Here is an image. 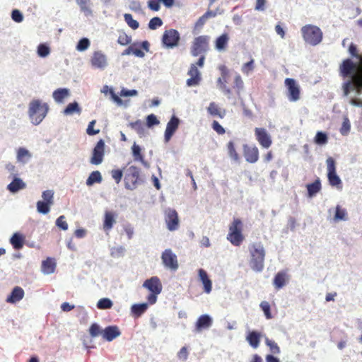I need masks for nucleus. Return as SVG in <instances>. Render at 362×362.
Segmentation results:
<instances>
[{
  "mask_svg": "<svg viewBox=\"0 0 362 362\" xmlns=\"http://www.w3.org/2000/svg\"><path fill=\"white\" fill-rule=\"evenodd\" d=\"M56 226L63 230L68 229V223L66 221V218L64 215L60 216L56 221Z\"/></svg>",
  "mask_w": 362,
  "mask_h": 362,
  "instance_id": "obj_58",
  "label": "nucleus"
},
{
  "mask_svg": "<svg viewBox=\"0 0 362 362\" xmlns=\"http://www.w3.org/2000/svg\"><path fill=\"white\" fill-rule=\"evenodd\" d=\"M31 157V153L25 148L20 147L17 150L16 158L18 162L25 163Z\"/></svg>",
  "mask_w": 362,
  "mask_h": 362,
  "instance_id": "obj_34",
  "label": "nucleus"
},
{
  "mask_svg": "<svg viewBox=\"0 0 362 362\" xmlns=\"http://www.w3.org/2000/svg\"><path fill=\"white\" fill-rule=\"evenodd\" d=\"M259 306H260L261 309L262 310V311L264 312V314L267 319L269 320L273 317L271 313L270 305H269V302L262 301V302H261Z\"/></svg>",
  "mask_w": 362,
  "mask_h": 362,
  "instance_id": "obj_49",
  "label": "nucleus"
},
{
  "mask_svg": "<svg viewBox=\"0 0 362 362\" xmlns=\"http://www.w3.org/2000/svg\"><path fill=\"white\" fill-rule=\"evenodd\" d=\"M163 25V21L159 17H153L148 23V28L151 30H156L157 28Z\"/></svg>",
  "mask_w": 362,
  "mask_h": 362,
  "instance_id": "obj_54",
  "label": "nucleus"
},
{
  "mask_svg": "<svg viewBox=\"0 0 362 362\" xmlns=\"http://www.w3.org/2000/svg\"><path fill=\"white\" fill-rule=\"evenodd\" d=\"M90 46V41L88 38H82L79 40L76 49L78 51H84L88 48Z\"/></svg>",
  "mask_w": 362,
  "mask_h": 362,
  "instance_id": "obj_59",
  "label": "nucleus"
},
{
  "mask_svg": "<svg viewBox=\"0 0 362 362\" xmlns=\"http://www.w3.org/2000/svg\"><path fill=\"white\" fill-rule=\"evenodd\" d=\"M209 39L210 37L208 35H200L195 37L191 48L192 55L197 57L207 52Z\"/></svg>",
  "mask_w": 362,
  "mask_h": 362,
  "instance_id": "obj_8",
  "label": "nucleus"
},
{
  "mask_svg": "<svg viewBox=\"0 0 362 362\" xmlns=\"http://www.w3.org/2000/svg\"><path fill=\"white\" fill-rule=\"evenodd\" d=\"M52 205L47 202L38 201L36 204L37 210L40 214H46L49 211Z\"/></svg>",
  "mask_w": 362,
  "mask_h": 362,
  "instance_id": "obj_42",
  "label": "nucleus"
},
{
  "mask_svg": "<svg viewBox=\"0 0 362 362\" xmlns=\"http://www.w3.org/2000/svg\"><path fill=\"white\" fill-rule=\"evenodd\" d=\"M132 154L134 158V160L140 161L142 163H144V156L141 153V149L140 146L136 144H134L132 146Z\"/></svg>",
  "mask_w": 362,
  "mask_h": 362,
  "instance_id": "obj_43",
  "label": "nucleus"
},
{
  "mask_svg": "<svg viewBox=\"0 0 362 362\" xmlns=\"http://www.w3.org/2000/svg\"><path fill=\"white\" fill-rule=\"evenodd\" d=\"M228 37L227 34H223L216 40V48L218 50L224 49L228 44Z\"/></svg>",
  "mask_w": 362,
  "mask_h": 362,
  "instance_id": "obj_40",
  "label": "nucleus"
},
{
  "mask_svg": "<svg viewBox=\"0 0 362 362\" xmlns=\"http://www.w3.org/2000/svg\"><path fill=\"white\" fill-rule=\"evenodd\" d=\"M198 275L199 280L203 284L204 291L207 294L210 293L212 290V281L209 279L207 272L203 269H199L198 270Z\"/></svg>",
  "mask_w": 362,
  "mask_h": 362,
  "instance_id": "obj_23",
  "label": "nucleus"
},
{
  "mask_svg": "<svg viewBox=\"0 0 362 362\" xmlns=\"http://www.w3.org/2000/svg\"><path fill=\"white\" fill-rule=\"evenodd\" d=\"M160 123L156 116L153 114L149 115L146 117V126L149 128Z\"/></svg>",
  "mask_w": 362,
  "mask_h": 362,
  "instance_id": "obj_60",
  "label": "nucleus"
},
{
  "mask_svg": "<svg viewBox=\"0 0 362 362\" xmlns=\"http://www.w3.org/2000/svg\"><path fill=\"white\" fill-rule=\"evenodd\" d=\"M212 319L208 315H201L196 324H195V329L197 332H201L203 329H206L209 328L212 325Z\"/></svg>",
  "mask_w": 362,
  "mask_h": 362,
  "instance_id": "obj_25",
  "label": "nucleus"
},
{
  "mask_svg": "<svg viewBox=\"0 0 362 362\" xmlns=\"http://www.w3.org/2000/svg\"><path fill=\"white\" fill-rule=\"evenodd\" d=\"M132 54L135 55L137 57L143 58L145 56V52L142 50H145L146 52L149 51V42L146 40L139 42H134L132 44Z\"/></svg>",
  "mask_w": 362,
  "mask_h": 362,
  "instance_id": "obj_22",
  "label": "nucleus"
},
{
  "mask_svg": "<svg viewBox=\"0 0 362 362\" xmlns=\"http://www.w3.org/2000/svg\"><path fill=\"white\" fill-rule=\"evenodd\" d=\"M250 252V266L252 270L260 272L264 267L266 251L262 243H252L248 247Z\"/></svg>",
  "mask_w": 362,
  "mask_h": 362,
  "instance_id": "obj_2",
  "label": "nucleus"
},
{
  "mask_svg": "<svg viewBox=\"0 0 362 362\" xmlns=\"http://www.w3.org/2000/svg\"><path fill=\"white\" fill-rule=\"evenodd\" d=\"M10 243L15 250H20L23 247L24 238L19 233H14L10 240Z\"/></svg>",
  "mask_w": 362,
  "mask_h": 362,
  "instance_id": "obj_35",
  "label": "nucleus"
},
{
  "mask_svg": "<svg viewBox=\"0 0 362 362\" xmlns=\"http://www.w3.org/2000/svg\"><path fill=\"white\" fill-rule=\"evenodd\" d=\"M243 156L245 160L250 163H255L259 159V149L257 146L243 145Z\"/></svg>",
  "mask_w": 362,
  "mask_h": 362,
  "instance_id": "obj_15",
  "label": "nucleus"
},
{
  "mask_svg": "<svg viewBox=\"0 0 362 362\" xmlns=\"http://www.w3.org/2000/svg\"><path fill=\"white\" fill-rule=\"evenodd\" d=\"M187 74L190 76L186 82L188 86H195L199 84L202 79L201 73L194 64H191Z\"/></svg>",
  "mask_w": 362,
  "mask_h": 362,
  "instance_id": "obj_18",
  "label": "nucleus"
},
{
  "mask_svg": "<svg viewBox=\"0 0 362 362\" xmlns=\"http://www.w3.org/2000/svg\"><path fill=\"white\" fill-rule=\"evenodd\" d=\"M227 149L229 156L234 160L238 161L240 158L238 153H237L235 147V144L233 141H230L227 144Z\"/></svg>",
  "mask_w": 362,
  "mask_h": 362,
  "instance_id": "obj_44",
  "label": "nucleus"
},
{
  "mask_svg": "<svg viewBox=\"0 0 362 362\" xmlns=\"http://www.w3.org/2000/svg\"><path fill=\"white\" fill-rule=\"evenodd\" d=\"M69 95V90L67 88H58L53 92L52 96L57 103H62Z\"/></svg>",
  "mask_w": 362,
  "mask_h": 362,
  "instance_id": "obj_33",
  "label": "nucleus"
},
{
  "mask_svg": "<svg viewBox=\"0 0 362 362\" xmlns=\"http://www.w3.org/2000/svg\"><path fill=\"white\" fill-rule=\"evenodd\" d=\"M243 226V222L240 218H234L229 226L227 240L234 246H240L245 239L242 233Z\"/></svg>",
  "mask_w": 362,
  "mask_h": 362,
  "instance_id": "obj_4",
  "label": "nucleus"
},
{
  "mask_svg": "<svg viewBox=\"0 0 362 362\" xmlns=\"http://www.w3.org/2000/svg\"><path fill=\"white\" fill-rule=\"evenodd\" d=\"M179 124L180 119L175 115L172 116L170 121L167 124L165 131L164 137L166 142L171 139L172 136L177 129Z\"/></svg>",
  "mask_w": 362,
  "mask_h": 362,
  "instance_id": "obj_17",
  "label": "nucleus"
},
{
  "mask_svg": "<svg viewBox=\"0 0 362 362\" xmlns=\"http://www.w3.org/2000/svg\"><path fill=\"white\" fill-rule=\"evenodd\" d=\"M124 18L127 24L133 30H136L139 27V23L137 21L133 19L132 14L125 13Z\"/></svg>",
  "mask_w": 362,
  "mask_h": 362,
  "instance_id": "obj_46",
  "label": "nucleus"
},
{
  "mask_svg": "<svg viewBox=\"0 0 362 362\" xmlns=\"http://www.w3.org/2000/svg\"><path fill=\"white\" fill-rule=\"evenodd\" d=\"M288 282V275L286 272H279L274 276L273 284L276 289L279 290L282 288Z\"/></svg>",
  "mask_w": 362,
  "mask_h": 362,
  "instance_id": "obj_24",
  "label": "nucleus"
},
{
  "mask_svg": "<svg viewBox=\"0 0 362 362\" xmlns=\"http://www.w3.org/2000/svg\"><path fill=\"white\" fill-rule=\"evenodd\" d=\"M49 52V47L44 44H40L37 47V54L41 57H47Z\"/></svg>",
  "mask_w": 362,
  "mask_h": 362,
  "instance_id": "obj_57",
  "label": "nucleus"
},
{
  "mask_svg": "<svg viewBox=\"0 0 362 362\" xmlns=\"http://www.w3.org/2000/svg\"><path fill=\"white\" fill-rule=\"evenodd\" d=\"M25 183L20 178L16 177L7 186V189L12 193L17 192L20 189L25 188Z\"/></svg>",
  "mask_w": 362,
  "mask_h": 362,
  "instance_id": "obj_30",
  "label": "nucleus"
},
{
  "mask_svg": "<svg viewBox=\"0 0 362 362\" xmlns=\"http://www.w3.org/2000/svg\"><path fill=\"white\" fill-rule=\"evenodd\" d=\"M350 129H351L350 121H349V118L346 116H345L343 119V122H342L341 127L339 129V132L341 135L346 136L349 133Z\"/></svg>",
  "mask_w": 362,
  "mask_h": 362,
  "instance_id": "obj_47",
  "label": "nucleus"
},
{
  "mask_svg": "<svg viewBox=\"0 0 362 362\" xmlns=\"http://www.w3.org/2000/svg\"><path fill=\"white\" fill-rule=\"evenodd\" d=\"M261 334L260 333L252 331L246 337V339L250 345L256 349L259 346L260 342Z\"/></svg>",
  "mask_w": 362,
  "mask_h": 362,
  "instance_id": "obj_31",
  "label": "nucleus"
},
{
  "mask_svg": "<svg viewBox=\"0 0 362 362\" xmlns=\"http://www.w3.org/2000/svg\"><path fill=\"white\" fill-rule=\"evenodd\" d=\"M308 197H313L317 192L321 190L322 186L319 178H317L314 182L308 184L307 186Z\"/></svg>",
  "mask_w": 362,
  "mask_h": 362,
  "instance_id": "obj_32",
  "label": "nucleus"
},
{
  "mask_svg": "<svg viewBox=\"0 0 362 362\" xmlns=\"http://www.w3.org/2000/svg\"><path fill=\"white\" fill-rule=\"evenodd\" d=\"M105 150V142L100 139L93 151V155L90 158V163L93 165H99L103 162Z\"/></svg>",
  "mask_w": 362,
  "mask_h": 362,
  "instance_id": "obj_14",
  "label": "nucleus"
},
{
  "mask_svg": "<svg viewBox=\"0 0 362 362\" xmlns=\"http://www.w3.org/2000/svg\"><path fill=\"white\" fill-rule=\"evenodd\" d=\"M285 86L287 88V97L291 102H296L300 98V90L298 84L293 78L285 79Z\"/></svg>",
  "mask_w": 362,
  "mask_h": 362,
  "instance_id": "obj_9",
  "label": "nucleus"
},
{
  "mask_svg": "<svg viewBox=\"0 0 362 362\" xmlns=\"http://www.w3.org/2000/svg\"><path fill=\"white\" fill-rule=\"evenodd\" d=\"M124 185L128 189L133 190L142 182L140 177V170L134 165L129 167L124 175Z\"/></svg>",
  "mask_w": 362,
  "mask_h": 362,
  "instance_id": "obj_6",
  "label": "nucleus"
},
{
  "mask_svg": "<svg viewBox=\"0 0 362 362\" xmlns=\"http://www.w3.org/2000/svg\"><path fill=\"white\" fill-rule=\"evenodd\" d=\"M220 70L221 71V77L218 78L217 81L218 84L220 89H221L225 94L230 95L231 93V90L226 86L228 77L229 75L228 70L225 66H221Z\"/></svg>",
  "mask_w": 362,
  "mask_h": 362,
  "instance_id": "obj_21",
  "label": "nucleus"
},
{
  "mask_svg": "<svg viewBox=\"0 0 362 362\" xmlns=\"http://www.w3.org/2000/svg\"><path fill=\"white\" fill-rule=\"evenodd\" d=\"M349 52L356 62L346 59L339 65L340 75L344 78H349L342 84L344 96H348L354 90L358 95L362 93V54L358 52L357 46L354 43L349 45Z\"/></svg>",
  "mask_w": 362,
  "mask_h": 362,
  "instance_id": "obj_1",
  "label": "nucleus"
},
{
  "mask_svg": "<svg viewBox=\"0 0 362 362\" xmlns=\"http://www.w3.org/2000/svg\"><path fill=\"white\" fill-rule=\"evenodd\" d=\"M161 259L163 265L166 268L172 271H176L178 269L179 264L177 257L170 249H166L163 252Z\"/></svg>",
  "mask_w": 362,
  "mask_h": 362,
  "instance_id": "obj_10",
  "label": "nucleus"
},
{
  "mask_svg": "<svg viewBox=\"0 0 362 362\" xmlns=\"http://www.w3.org/2000/svg\"><path fill=\"white\" fill-rule=\"evenodd\" d=\"M326 162L327 166V178L329 184L332 187H337V189H341L342 182L340 177L337 175L336 163L334 159L332 157H329Z\"/></svg>",
  "mask_w": 362,
  "mask_h": 362,
  "instance_id": "obj_7",
  "label": "nucleus"
},
{
  "mask_svg": "<svg viewBox=\"0 0 362 362\" xmlns=\"http://www.w3.org/2000/svg\"><path fill=\"white\" fill-rule=\"evenodd\" d=\"M42 201L47 202L49 204H54V192L52 190H45L42 192Z\"/></svg>",
  "mask_w": 362,
  "mask_h": 362,
  "instance_id": "obj_55",
  "label": "nucleus"
},
{
  "mask_svg": "<svg viewBox=\"0 0 362 362\" xmlns=\"http://www.w3.org/2000/svg\"><path fill=\"white\" fill-rule=\"evenodd\" d=\"M180 39V34L177 30L169 29L163 33L162 42L165 47L173 48L178 45Z\"/></svg>",
  "mask_w": 362,
  "mask_h": 362,
  "instance_id": "obj_11",
  "label": "nucleus"
},
{
  "mask_svg": "<svg viewBox=\"0 0 362 362\" xmlns=\"http://www.w3.org/2000/svg\"><path fill=\"white\" fill-rule=\"evenodd\" d=\"M255 135L257 141L263 148H268L271 146L272 140L266 129L256 127L255 129Z\"/></svg>",
  "mask_w": 362,
  "mask_h": 362,
  "instance_id": "obj_12",
  "label": "nucleus"
},
{
  "mask_svg": "<svg viewBox=\"0 0 362 362\" xmlns=\"http://www.w3.org/2000/svg\"><path fill=\"white\" fill-rule=\"evenodd\" d=\"M160 2L161 0H149L148 1V6L151 10L158 11L160 8Z\"/></svg>",
  "mask_w": 362,
  "mask_h": 362,
  "instance_id": "obj_62",
  "label": "nucleus"
},
{
  "mask_svg": "<svg viewBox=\"0 0 362 362\" xmlns=\"http://www.w3.org/2000/svg\"><path fill=\"white\" fill-rule=\"evenodd\" d=\"M132 41L131 36L128 35L126 33L122 32L119 33L117 42L121 45H129Z\"/></svg>",
  "mask_w": 362,
  "mask_h": 362,
  "instance_id": "obj_50",
  "label": "nucleus"
},
{
  "mask_svg": "<svg viewBox=\"0 0 362 362\" xmlns=\"http://www.w3.org/2000/svg\"><path fill=\"white\" fill-rule=\"evenodd\" d=\"M347 213L346 209H342L339 205L336 206L334 219L336 221L346 220Z\"/></svg>",
  "mask_w": 362,
  "mask_h": 362,
  "instance_id": "obj_48",
  "label": "nucleus"
},
{
  "mask_svg": "<svg viewBox=\"0 0 362 362\" xmlns=\"http://www.w3.org/2000/svg\"><path fill=\"white\" fill-rule=\"evenodd\" d=\"M103 330L97 323H93L89 328V334L92 337H96L99 334H102Z\"/></svg>",
  "mask_w": 362,
  "mask_h": 362,
  "instance_id": "obj_53",
  "label": "nucleus"
},
{
  "mask_svg": "<svg viewBox=\"0 0 362 362\" xmlns=\"http://www.w3.org/2000/svg\"><path fill=\"white\" fill-rule=\"evenodd\" d=\"M112 305V300L107 298H101L97 303V307L100 310L110 309Z\"/></svg>",
  "mask_w": 362,
  "mask_h": 362,
  "instance_id": "obj_45",
  "label": "nucleus"
},
{
  "mask_svg": "<svg viewBox=\"0 0 362 362\" xmlns=\"http://www.w3.org/2000/svg\"><path fill=\"white\" fill-rule=\"evenodd\" d=\"M265 344L269 347L272 353L274 354H279L280 353V348L278 344L273 340H270L268 338L265 339Z\"/></svg>",
  "mask_w": 362,
  "mask_h": 362,
  "instance_id": "obj_51",
  "label": "nucleus"
},
{
  "mask_svg": "<svg viewBox=\"0 0 362 362\" xmlns=\"http://www.w3.org/2000/svg\"><path fill=\"white\" fill-rule=\"evenodd\" d=\"M129 126L131 128L134 129L140 136H142L145 134V126L141 120L138 119L135 122H130Z\"/></svg>",
  "mask_w": 362,
  "mask_h": 362,
  "instance_id": "obj_39",
  "label": "nucleus"
},
{
  "mask_svg": "<svg viewBox=\"0 0 362 362\" xmlns=\"http://www.w3.org/2000/svg\"><path fill=\"white\" fill-rule=\"evenodd\" d=\"M49 110L48 105L42 103L41 100H33L29 104L28 115L31 122L34 125H37L46 117Z\"/></svg>",
  "mask_w": 362,
  "mask_h": 362,
  "instance_id": "obj_3",
  "label": "nucleus"
},
{
  "mask_svg": "<svg viewBox=\"0 0 362 362\" xmlns=\"http://www.w3.org/2000/svg\"><path fill=\"white\" fill-rule=\"evenodd\" d=\"M211 127L219 135H223L226 132L225 129L216 120L212 122Z\"/></svg>",
  "mask_w": 362,
  "mask_h": 362,
  "instance_id": "obj_61",
  "label": "nucleus"
},
{
  "mask_svg": "<svg viewBox=\"0 0 362 362\" xmlns=\"http://www.w3.org/2000/svg\"><path fill=\"white\" fill-rule=\"evenodd\" d=\"M92 66L98 69H104L107 66V57L101 51H96L90 59Z\"/></svg>",
  "mask_w": 362,
  "mask_h": 362,
  "instance_id": "obj_19",
  "label": "nucleus"
},
{
  "mask_svg": "<svg viewBox=\"0 0 362 362\" xmlns=\"http://www.w3.org/2000/svg\"><path fill=\"white\" fill-rule=\"evenodd\" d=\"M81 111V110L79 107L78 103L74 102V103H69L66 106V107L64 110V114L66 115H72L74 112H77V113L80 114Z\"/></svg>",
  "mask_w": 362,
  "mask_h": 362,
  "instance_id": "obj_41",
  "label": "nucleus"
},
{
  "mask_svg": "<svg viewBox=\"0 0 362 362\" xmlns=\"http://www.w3.org/2000/svg\"><path fill=\"white\" fill-rule=\"evenodd\" d=\"M303 40L305 42L315 46L322 40V32L320 28L313 25H306L301 28Z\"/></svg>",
  "mask_w": 362,
  "mask_h": 362,
  "instance_id": "obj_5",
  "label": "nucleus"
},
{
  "mask_svg": "<svg viewBox=\"0 0 362 362\" xmlns=\"http://www.w3.org/2000/svg\"><path fill=\"white\" fill-rule=\"evenodd\" d=\"M243 86L244 83L241 76L239 74L236 75L234 78V88L238 90V92H240L243 88Z\"/></svg>",
  "mask_w": 362,
  "mask_h": 362,
  "instance_id": "obj_63",
  "label": "nucleus"
},
{
  "mask_svg": "<svg viewBox=\"0 0 362 362\" xmlns=\"http://www.w3.org/2000/svg\"><path fill=\"white\" fill-rule=\"evenodd\" d=\"M117 214L113 211H107L105 213L104 221H103V229L105 232H109L116 223L115 218Z\"/></svg>",
  "mask_w": 362,
  "mask_h": 362,
  "instance_id": "obj_26",
  "label": "nucleus"
},
{
  "mask_svg": "<svg viewBox=\"0 0 362 362\" xmlns=\"http://www.w3.org/2000/svg\"><path fill=\"white\" fill-rule=\"evenodd\" d=\"M143 286L147 288L150 292L155 293H160L162 291V284L158 276H152L146 279Z\"/></svg>",
  "mask_w": 362,
  "mask_h": 362,
  "instance_id": "obj_16",
  "label": "nucleus"
},
{
  "mask_svg": "<svg viewBox=\"0 0 362 362\" xmlns=\"http://www.w3.org/2000/svg\"><path fill=\"white\" fill-rule=\"evenodd\" d=\"M207 112L211 116L218 117L221 119H223L226 116V113L224 109H221L218 105L214 102L209 103V105L207 107Z\"/></svg>",
  "mask_w": 362,
  "mask_h": 362,
  "instance_id": "obj_28",
  "label": "nucleus"
},
{
  "mask_svg": "<svg viewBox=\"0 0 362 362\" xmlns=\"http://www.w3.org/2000/svg\"><path fill=\"white\" fill-rule=\"evenodd\" d=\"M165 221L169 230H175L179 227V218L177 211L173 209H168L165 211Z\"/></svg>",
  "mask_w": 362,
  "mask_h": 362,
  "instance_id": "obj_13",
  "label": "nucleus"
},
{
  "mask_svg": "<svg viewBox=\"0 0 362 362\" xmlns=\"http://www.w3.org/2000/svg\"><path fill=\"white\" fill-rule=\"evenodd\" d=\"M56 269V262L54 259L47 257L42 262V272L45 274H50L54 272Z\"/></svg>",
  "mask_w": 362,
  "mask_h": 362,
  "instance_id": "obj_29",
  "label": "nucleus"
},
{
  "mask_svg": "<svg viewBox=\"0 0 362 362\" xmlns=\"http://www.w3.org/2000/svg\"><path fill=\"white\" fill-rule=\"evenodd\" d=\"M147 309L148 304L146 303L134 304L131 308L132 314L136 317H139L143 315L147 310Z\"/></svg>",
  "mask_w": 362,
  "mask_h": 362,
  "instance_id": "obj_36",
  "label": "nucleus"
},
{
  "mask_svg": "<svg viewBox=\"0 0 362 362\" xmlns=\"http://www.w3.org/2000/svg\"><path fill=\"white\" fill-rule=\"evenodd\" d=\"M120 334L121 332L117 325L107 326L102 332L103 338L107 341H112Z\"/></svg>",
  "mask_w": 362,
  "mask_h": 362,
  "instance_id": "obj_20",
  "label": "nucleus"
},
{
  "mask_svg": "<svg viewBox=\"0 0 362 362\" xmlns=\"http://www.w3.org/2000/svg\"><path fill=\"white\" fill-rule=\"evenodd\" d=\"M315 142L317 144H325L327 142V136L325 133L318 132L315 137Z\"/></svg>",
  "mask_w": 362,
  "mask_h": 362,
  "instance_id": "obj_56",
  "label": "nucleus"
},
{
  "mask_svg": "<svg viewBox=\"0 0 362 362\" xmlns=\"http://www.w3.org/2000/svg\"><path fill=\"white\" fill-rule=\"evenodd\" d=\"M11 18L16 23H21L23 20V14L17 9L12 11Z\"/></svg>",
  "mask_w": 362,
  "mask_h": 362,
  "instance_id": "obj_64",
  "label": "nucleus"
},
{
  "mask_svg": "<svg viewBox=\"0 0 362 362\" xmlns=\"http://www.w3.org/2000/svg\"><path fill=\"white\" fill-rule=\"evenodd\" d=\"M76 1L86 16H92L90 0H76Z\"/></svg>",
  "mask_w": 362,
  "mask_h": 362,
  "instance_id": "obj_37",
  "label": "nucleus"
},
{
  "mask_svg": "<svg viewBox=\"0 0 362 362\" xmlns=\"http://www.w3.org/2000/svg\"><path fill=\"white\" fill-rule=\"evenodd\" d=\"M102 182V176L99 171H93L88 176L86 180V185L91 186L95 183H100Z\"/></svg>",
  "mask_w": 362,
  "mask_h": 362,
  "instance_id": "obj_38",
  "label": "nucleus"
},
{
  "mask_svg": "<svg viewBox=\"0 0 362 362\" xmlns=\"http://www.w3.org/2000/svg\"><path fill=\"white\" fill-rule=\"evenodd\" d=\"M254 62V59H251L250 62L245 63L241 68L242 72L245 75H248L250 72H252L255 69Z\"/></svg>",
  "mask_w": 362,
  "mask_h": 362,
  "instance_id": "obj_52",
  "label": "nucleus"
},
{
  "mask_svg": "<svg viewBox=\"0 0 362 362\" xmlns=\"http://www.w3.org/2000/svg\"><path fill=\"white\" fill-rule=\"evenodd\" d=\"M24 291L20 286H16L12 290L10 296L6 298V302L10 303H16L22 300L24 297Z\"/></svg>",
  "mask_w": 362,
  "mask_h": 362,
  "instance_id": "obj_27",
  "label": "nucleus"
}]
</instances>
